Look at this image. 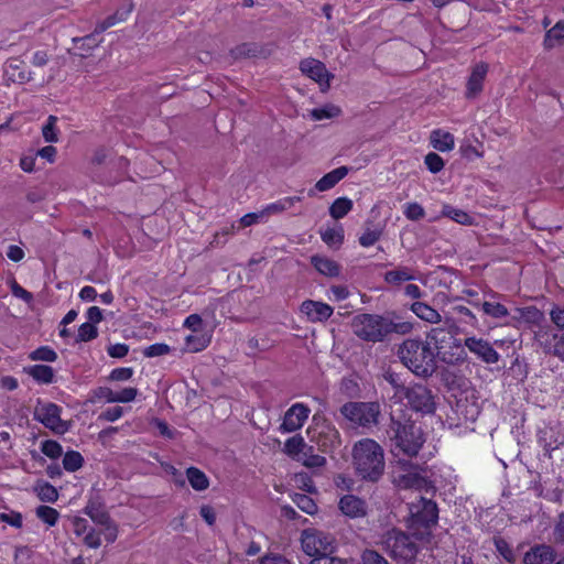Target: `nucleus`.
<instances>
[{
	"label": "nucleus",
	"mask_w": 564,
	"mask_h": 564,
	"mask_svg": "<svg viewBox=\"0 0 564 564\" xmlns=\"http://www.w3.org/2000/svg\"><path fill=\"white\" fill-rule=\"evenodd\" d=\"M431 142L433 147L441 152L452 150L455 144L453 134L442 130H434L432 132Z\"/></svg>",
	"instance_id": "nucleus-28"
},
{
	"label": "nucleus",
	"mask_w": 564,
	"mask_h": 564,
	"mask_svg": "<svg viewBox=\"0 0 564 564\" xmlns=\"http://www.w3.org/2000/svg\"><path fill=\"white\" fill-rule=\"evenodd\" d=\"M556 557L554 549L546 544L531 547L523 557V564H553Z\"/></svg>",
	"instance_id": "nucleus-20"
},
{
	"label": "nucleus",
	"mask_w": 564,
	"mask_h": 564,
	"mask_svg": "<svg viewBox=\"0 0 564 564\" xmlns=\"http://www.w3.org/2000/svg\"><path fill=\"white\" fill-rule=\"evenodd\" d=\"M391 453L394 457L400 455L414 457L425 443L422 429L409 417H395L393 414L387 429Z\"/></svg>",
	"instance_id": "nucleus-2"
},
{
	"label": "nucleus",
	"mask_w": 564,
	"mask_h": 564,
	"mask_svg": "<svg viewBox=\"0 0 564 564\" xmlns=\"http://www.w3.org/2000/svg\"><path fill=\"white\" fill-rule=\"evenodd\" d=\"M358 564H390L388 560L381 555L378 551L366 549L360 555Z\"/></svg>",
	"instance_id": "nucleus-49"
},
{
	"label": "nucleus",
	"mask_w": 564,
	"mask_h": 564,
	"mask_svg": "<svg viewBox=\"0 0 564 564\" xmlns=\"http://www.w3.org/2000/svg\"><path fill=\"white\" fill-rule=\"evenodd\" d=\"M312 118L315 120H323L337 117L340 113V109L334 105H327L322 108H316L312 110Z\"/></svg>",
	"instance_id": "nucleus-52"
},
{
	"label": "nucleus",
	"mask_w": 564,
	"mask_h": 564,
	"mask_svg": "<svg viewBox=\"0 0 564 564\" xmlns=\"http://www.w3.org/2000/svg\"><path fill=\"white\" fill-rule=\"evenodd\" d=\"M398 358L412 373L420 378H430L437 369L435 352L431 343L420 337L406 338L398 347Z\"/></svg>",
	"instance_id": "nucleus-3"
},
{
	"label": "nucleus",
	"mask_w": 564,
	"mask_h": 564,
	"mask_svg": "<svg viewBox=\"0 0 564 564\" xmlns=\"http://www.w3.org/2000/svg\"><path fill=\"white\" fill-rule=\"evenodd\" d=\"M423 467L405 458L395 460L393 470V484L399 489L429 490L432 488L431 481L422 475Z\"/></svg>",
	"instance_id": "nucleus-6"
},
{
	"label": "nucleus",
	"mask_w": 564,
	"mask_h": 564,
	"mask_svg": "<svg viewBox=\"0 0 564 564\" xmlns=\"http://www.w3.org/2000/svg\"><path fill=\"white\" fill-rule=\"evenodd\" d=\"M339 510L347 517L362 518L367 514V503L355 495H345L338 502Z\"/></svg>",
	"instance_id": "nucleus-19"
},
{
	"label": "nucleus",
	"mask_w": 564,
	"mask_h": 564,
	"mask_svg": "<svg viewBox=\"0 0 564 564\" xmlns=\"http://www.w3.org/2000/svg\"><path fill=\"white\" fill-rule=\"evenodd\" d=\"M296 202H301V197L300 196H292V197L281 198V199L276 200L275 203H272V204L268 205L264 208V213H267V214H279V213H282V212L291 208Z\"/></svg>",
	"instance_id": "nucleus-40"
},
{
	"label": "nucleus",
	"mask_w": 564,
	"mask_h": 564,
	"mask_svg": "<svg viewBox=\"0 0 564 564\" xmlns=\"http://www.w3.org/2000/svg\"><path fill=\"white\" fill-rule=\"evenodd\" d=\"M73 42L76 44L80 43V46H78V48L83 51L80 55L86 56L91 50L102 42V39L99 37V34L94 30L90 34L83 37H74Z\"/></svg>",
	"instance_id": "nucleus-32"
},
{
	"label": "nucleus",
	"mask_w": 564,
	"mask_h": 564,
	"mask_svg": "<svg viewBox=\"0 0 564 564\" xmlns=\"http://www.w3.org/2000/svg\"><path fill=\"white\" fill-rule=\"evenodd\" d=\"M259 53V47L252 43H243L230 51V54L234 58L241 57H254Z\"/></svg>",
	"instance_id": "nucleus-47"
},
{
	"label": "nucleus",
	"mask_w": 564,
	"mask_h": 564,
	"mask_svg": "<svg viewBox=\"0 0 564 564\" xmlns=\"http://www.w3.org/2000/svg\"><path fill=\"white\" fill-rule=\"evenodd\" d=\"M41 451L45 456L50 457L51 459H56L61 457L63 454L62 445L53 440L42 442Z\"/></svg>",
	"instance_id": "nucleus-51"
},
{
	"label": "nucleus",
	"mask_w": 564,
	"mask_h": 564,
	"mask_svg": "<svg viewBox=\"0 0 564 564\" xmlns=\"http://www.w3.org/2000/svg\"><path fill=\"white\" fill-rule=\"evenodd\" d=\"M293 502L300 508L303 512L307 514H314L317 512V505L315 501L304 494H295L292 497Z\"/></svg>",
	"instance_id": "nucleus-44"
},
{
	"label": "nucleus",
	"mask_w": 564,
	"mask_h": 564,
	"mask_svg": "<svg viewBox=\"0 0 564 564\" xmlns=\"http://www.w3.org/2000/svg\"><path fill=\"white\" fill-rule=\"evenodd\" d=\"M481 310L492 318H503L509 315L508 308L499 302L485 301L481 304Z\"/></svg>",
	"instance_id": "nucleus-38"
},
{
	"label": "nucleus",
	"mask_w": 564,
	"mask_h": 564,
	"mask_svg": "<svg viewBox=\"0 0 564 564\" xmlns=\"http://www.w3.org/2000/svg\"><path fill=\"white\" fill-rule=\"evenodd\" d=\"M382 545L392 558L410 561L419 552V545L413 538L397 529H392L384 534Z\"/></svg>",
	"instance_id": "nucleus-7"
},
{
	"label": "nucleus",
	"mask_w": 564,
	"mask_h": 564,
	"mask_svg": "<svg viewBox=\"0 0 564 564\" xmlns=\"http://www.w3.org/2000/svg\"><path fill=\"white\" fill-rule=\"evenodd\" d=\"M534 340L544 355L556 357L564 362L563 333H555L549 328H541L534 333Z\"/></svg>",
	"instance_id": "nucleus-12"
},
{
	"label": "nucleus",
	"mask_w": 564,
	"mask_h": 564,
	"mask_svg": "<svg viewBox=\"0 0 564 564\" xmlns=\"http://www.w3.org/2000/svg\"><path fill=\"white\" fill-rule=\"evenodd\" d=\"M352 459L357 474L365 480L376 482L384 471L383 448L371 438L357 442L352 448Z\"/></svg>",
	"instance_id": "nucleus-4"
},
{
	"label": "nucleus",
	"mask_w": 564,
	"mask_h": 564,
	"mask_svg": "<svg viewBox=\"0 0 564 564\" xmlns=\"http://www.w3.org/2000/svg\"><path fill=\"white\" fill-rule=\"evenodd\" d=\"M29 376L40 383H52L54 379V370L51 366L34 365L25 369Z\"/></svg>",
	"instance_id": "nucleus-27"
},
{
	"label": "nucleus",
	"mask_w": 564,
	"mask_h": 564,
	"mask_svg": "<svg viewBox=\"0 0 564 564\" xmlns=\"http://www.w3.org/2000/svg\"><path fill=\"white\" fill-rule=\"evenodd\" d=\"M411 311L419 318L429 323L436 324L440 323L442 319L441 314L436 310H434L432 306L423 302H414L411 305Z\"/></svg>",
	"instance_id": "nucleus-25"
},
{
	"label": "nucleus",
	"mask_w": 564,
	"mask_h": 564,
	"mask_svg": "<svg viewBox=\"0 0 564 564\" xmlns=\"http://www.w3.org/2000/svg\"><path fill=\"white\" fill-rule=\"evenodd\" d=\"M550 318L557 328L564 330V307L554 306L550 312Z\"/></svg>",
	"instance_id": "nucleus-63"
},
{
	"label": "nucleus",
	"mask_w": 564,
	"mask_h": 564,
	"mask_svg": "<svg viewBox=\"0 0 564 564\" xmlns=\"http://www.w3.org/2000/svg\"><path fill=\"white\" fill-rule=\"evenodd\" d=\"M123 414V410L121 406H112L108 408L104 412H101L98 416L99 420L107 421V422H115L118 419H120Z\"/></svg>",
	"instance_id": "nucleus-59"
},
{
	"label": "nucleus",
	"mask_w": 564,
	"mask_h": 564,
	"mask_svg": "<svg viewBox=\"0 0 564 564\" xmlns=\"http://www.w3.org/2000/svg\"><path fill=\"white\" fill-rule=\"evenodd\" d=\"M299 460L308 468L322 467L326 464V458L318 454H314L313 447H306Z\"/></svg>",
	"instance_id": "nucleus-41"
},
{
	"label": "nucleus",
	"mask_w": 564,
	"mask_h": 564,
	"mask_svg": "<svg viewBox=\"0 0 564 564\" xmlns=\"http://www.w3.org/2000/svg\"><path fill=\"white\" fill-rule=\"evenodd\" d=\"M84 513L97 524H106L111 519L98 495H91L84 508Z\"/></svg>",
	"instance_id": "nucleus-21"
},
{
	"label": "nucleus",
	"mask_w": 564,
	"mask_h": 564,
	"mask_svg": "<svg viewBox=\"0 0 564 564\" xmlns=\"http://www.w3.org/2000/svg\"><path fill=\"white\" fill-rule=\"evenodd\" d=\"M441 214L443 217H447L460 225L471 226L474 224V217L449 204L443 205Z\"/></svg>",
	"instance_id": "nucleus-26"
},
{
	"label": "nucleus",
	"mask_w": 564,
	"mask_h": 564,
	"mask_svg": "<svg viewBox=\"0 0 564 564\" xmlns=\"http://www.w3.org/2000/svg\"><path fill=\"white\" fill-rule=\"evenodd\" d=\"M354 335L367 343H384L392 334L406 335L413 329V324L387 315L361 313L351 321Z\"/></svg>",
	"instance_id": "nucleus-1"
},
{
	"label": "nucleus",
	"mask_w": 564,
	"mask_h": 564,
	"mask_svg": "<svg viewBox=\"0 0 564 564\" xmlns=\"http://www.w3.org/2000/svg\"><path fill=\"white\" fill-rule=\"evenodd\" d=\"M311 263L323 275L335 278L340 273V265L327 257L318 254L312 256Z\"/></svg>",
	"instance_id": "nucleus-23"
},
{
	"label": "nucleus",
	"mask_w": 564,
	"mask_h": 564,
	"mask_svg": "<svg viewBox=\"0 0 564 564\" xmlns=\"http://www.w3.org/2000/svg\"><path fill=\"white\" fill-rule=\"evenodd\" d=\"M0 522L8 523L9 525L19 529L22 527L23 519L20 512L11 511L9 513H0Z\"/></svg>",
	"instance_id": "nucleus-58"
},
{
	"label": "nucleus",
	"mask_w": 564,
	"mask_h": 564,
	"mask_svg": "<svg viewBox=\"0 0 564 564\" xmlns=\"http://www.w3.org/2000/svg\"><path fill=\"white\" fill-rule=\"evenodd\" d=\"M57 117L51 115L42 127V135L45 142L55 143L58 139V129L56 127Z\"/></svg>",
	"instance_id": "nucleus-39"
},
{
	"label": "nucleus",
	"mask_w": 564,
	"mask_h": 564,
	"mask_svg": "<svg viewBox=\"0 0 564 564\" xmlns=\"http://www.w3.org/2000/svg\"><path fill=\"white\" fill-rule=\"evenodd\" d=\"M464 346L486 364H496L499 361L500 355L498 351L489 341L482 338H477L475 336L467 337L464 340Z\"/></svg>",
	"instance_id": "nucleus-16"
},
{
	"label": "nucleus",
	"mask_w": 564,
	"mask_h": 564,
	"mask_svg": "<svg viewBox=\"0 0 564 564\" xmlns=\"http://www.w3.org/2000/svg\"><path fill=\"white\" fill-rule=\"evenodd\" d=\"M564 41V23L557 22L552 29H550L544 39L545 47H553L555 43Z\"/></svg>",
	"instance_id": "nucleus-43"
},
{
	"label": "nucleus",
	"mask_w": 564,
	"mask_h": 564,
	"mask_svg": "<svg viewBox=\"0 0 564 564\" xmlns=\"http://www.w3.org/2000/svg\"><path fill=\"white\" fill-rule=\"evenodd\" d=\"M301 312L306 315L312 323H322L327 321L334 313V308L323 302L306 300L301 304Z\"/></svg>",
	"instance_id": "nucleus-17"
},
{
	"label": "nucleus",
	"mask_w": 564,
	"mask_h": 564,
	"mask_svg": "<svg viewBox=\"0 0 564 564\" xmlns=\"http://www.w3.org/2000/svg\"><path fill=\"white\" fill-rule=\"evenodd\" d=\"M300 69L303 74L323 85L329 86V79L333 78V75L329 74L325 67V65L315 59V58H305L300 63Z\"/></svg>",
	"instance_id": "nucleus-18"
},
{
	"label": "nucleus",
	"mask_w": 564,
	"mask_h": 564,
	"mask_svg": "<svg viewBox=\"0 0 564 564\" xmlns=\"http://www.w3.org/2000/svg\"><path fill=\"white\" fill-rule=\"evenodd\" d=\"M171 351V348L169 345L163 343H156L153 345H150L143 350V355L148 358L159 357L163 355H167Z\"/></svg>",
	"instance_id": "nucleus-57"
},
{
	"label": "nucleus",
	"mask_w": 564,
	"mask_h": 564,
	"mask_svg": "<svg viewBox=\"0 0 564 564\" xmlns=\"http://www.w3.org/2000/svg\"><path fill=\"white\" fill-rule=\"evenodd\" d=\"M133 368L131 367L116 368L110 372L109 378L113 381H126L133 376Z\"/></svg>",
	"instance_id": "nucleus-60"
},
{
	"label": "nucleus",
	"mask_w": 564,
	"mask_h": 564,
	"mask_svg": "<svg viewBox=\"0 0 564 564\" xmlns=\"http://www.w3.org/2000/svg\"><path fill=\"white\" fill-rule=\"evenodd\" d=\"M186 476L192 488L197 491H203L209 486V480L205 473L196 467L187 468Z\"/></svg>",
	"instance_id": "nucleus-29"
},
{
	"label": "nucleus",
	"mask_w": 564,
	"mask_h": 564,
	"mask_svg": "<svg viewBox=\"0 0 564 564\" xmlns=\"http://www.w3.org/2000/svg\"><path fill=\"white\" fill-rule=\"evenodd\" d=\"M536 436L540 446H542L545 451V454L551 457V452L556 448V445H554L555 441H553L554 431L550 427H544L538 431Z\"/></svg>",
	"instance_id": "nucleus-37"
},
{
	"label": "nucleus",
	"mask_w": 564,
	"mask_h": 564,
	"mask_svg": "<svg viewBox=\"0 0 564 564\" xmlns=\"http://www.w3.org/2000/svg\"><path fill=\"white\" fill-rule=\"evenodd\" d=\"M308 436L311 442L315 443L324 453H330L340 446V434L334 424L323 420L316 422L310 427Z\"/></svg>",
	"instance_id": "nucleus-9"
},
{
	"label": "nucleus",
	"mask_w": 564,
	"mask_h": 564,
	"mask_svg": "<svg viewBox=\"0 0 564 564\" xmlns=\"http://www.w3.org/2000/svg\"><path fill=\"white\" fill-rule=\"evenodd\" d=\"M11 292L15 297L21 299L25 303H31L33 301V294L23 289L17 281H12Z\"/></svg>",
	"instance_id": "nucleus-61"
},
{
	"label": "nucleus",
	"mask_w": 564,
	"mask_h": 564,
	"mask_svg": "<svg viewBox=\"0 0 564 564\" xmlns=\"http://www.w3.org/2000/svg\"><path fill=\"white\" fill-rule=\"evenodd\" d=\"M347 174L348 167L339 166L318 180L315 184V188L319 192L328 191L333 188L339 181H341Z\"/></svg>",
	"instance_id": "nucleus-24"
},
{
	"label": "nucleus",
	"mask_w": 564,
	"mask_h": 564,
	"mask_svg": "<svg viewBox=\"0 0 564 564\" xmlns=\"http://www.w3.org/2000/svg\"><path fill=\"white\" fill-rule=\"evenodd\" d=\"M339 412L351 426L371 430L378 425L381 410L378 402L349 401Z\"/></svg>",
	"instance_id": "nucleus-5"
},
{
	"label": "nucleus",
	"mask_w": 564,
	"mask_h": 564,
	"mask_svg": "<svg viewBox=\"0 0 564 564\" xmlns=\"http://www.w3.org/2000/svg\"><path fill=\"white\" fill-rule=\"evenodd\" d=\"M322 240L332 248H338L344 241V229L341 226L321 230Z\"/></svg>",
	"instance_id": "nucleus-31"
},
{
	"label": "nucleus",
	"mask_w": 564,
	"mask_h": 564,
	"mask_svg": "<svg viewBox=\"0 0 564 564\" xmlns=\"http://www.w3.org/2000/svg\"><path fill=\"white\" fill-rule=\"evenodd\" d=\"M62 408L53 402H37L34 409V420L56 434H65L69 424L61 419Z\"/></svg>",
	"instance_id": "nucleus-10"
},
{
	"label": "nucleus",
	"mask_w": 564,
	"mask_h": 564,
	"mask_svg": "<svg viewBox=\"0 0 564 564\" xmlns=\"http://www.w3.org/2000/svg\"><path fill=\"white\" fill-rule=\"evenodd\" d=\"M518 312L520 314V317L528 324L538 325L544 318L543 313L535 306H527V307L518 308Z\"/></svg>",
	"instance_id": "nucleus-45"
},
{
	"label": "nucleus",
	"mask_w": 564,
	"mask_h": 564,
	"mask_svg": "<svg viewBox=\"0 0 564 564\" xmlns=\"http://www.w3.org/2000/svg\"><path fill=\"white\" fill-rule=\"evenodd\" d=\"M84 457L79 452L68 451L63 457V468L66 471L74 473L83 467Z\"/></svg>",
	"instance_id": "nucleus-36"
},
{
	"label": "nucleus",
	"mask_w": 564,
	"mask_h": 564,
	"mask_svg": "<svg viewBox=\"0 0 564 564\" xmlns=\"http://www.w3.org/2000/svg\"><path fill=\"white\" fill-rule=\"evenodd\" d=\"M304 438L300 435L292 436L284 443V452L293 457H301L303 452L306 449Z\"/></svg>",
	"instance_id": "nucleus-35"
},
{
	"label": "nucleus",
	"mask_w": 564,
	"mask_h": 564,
	"mask_svg": "<svg viewBox=\"0 0 564 564\" xmlns=\"http://www.w3.org/2000/svg\"><path fill=\"white\" fill-rule=\"evenodd\" d=\"M358 384L354 379L344 378L340 382V391L347 397H355L358 393Z\"/></svg>",
	"instance_id": "nucleus-62"
},
{
	"label": "nucleus",
	"mask_w": 564,
	"mask_h": 564,
	"mask_svg": "<svg viewBox=\"0 0 564 564\" xmlns=\"http://www.w3.org/2000/svg\"><path fill=\"white\" fill-rule=\"evenodd\" d=\"M382 236V228L366 226L364 234L359 237L360 246L368 248L373 246Z\"/></svg>",
	"instance_id": "nucleus-42"
},
{
	"label": "nucleus",
	"mask_w": 564,
	"mask_h": 564,
	"mask_svg": "<svg viewBox=\"0 0 564 564\" xmlns=\"http://www.w3.org/2000/svg\"><path fill=\"white\" fill-rule=\"evenodd\" d=\"M410 408L422 414H433L436 409L435 397L432 390L422 383H410L403 397Z\"/></svg>",
	"instance_id": "nucleus-8"
},
{
	"label": "nucleus",
	"mask_w": 564,
	"mask_h": 564,
	"mask_svg": "<svg viewBox=\"0 0 564 564\" xmlns=\"http://www.w3.org/2000/svg\"><path fill=\"white\" fill-rule=\"evenodd\" d=\"M495 547L497 552L508 562V563H514L516 562V555L512 550V547L509 545V543L502 539V538H496L494 540Z\"/></svg>",
	"instance_id": "nucleus-48"
},
{
	"label": "nucleus",
	"mask_w": 564,
	"mask_h": 564,
	"mask_svg": "<svg viewBox=\"0 0 564 564\" xmlns=\"http://www.w3.org/2000/svg\"><path fill=\"white\" fill-rule=\"evenodd\" d=\"M98 336V329L91 323H84L79 326L76 343L90 341Z\"/></svg>",
	"instance_id": "nucleus-50"
},
{
	"label": "nucleus",
	"mask_w": 564,
	"mask_h": 564,
	"mask_svg": "<svg viewBox=\"0 0 564 564\" xmlns=\"http://www.w3.org/2000/svg\"><path fill=\"white\" fill-rule=\"evenodd\" d=\"M383 378L393 388L394 394L402 398L408 386L402 382L400 376L395 372L388 371L383 375Z\"/></svg>",
	"instance_id": "nucleus-54"
},
{
	"label": "nucleus",
	"mask_w": 564,
	"mask_h": 564,
	"mask_svg": "<svg viewBox=\"0 0 564 564\" xmlns=\"http://www.w3.org/2000/svg\"><path fill=\"white\" fill-rule=\"evenodd\" d=\"M424 163L430 172L438 173L444 167V160L435 152H430L424 159Z\"/></svg>",
	"instance_id": "nucleus-56"
},
{
	"label": "nucleus",
	"mask_w": 564,
	"mask_h": 564,
	"mask_svg": "<svg viewBox=\"0 0 564 564\" xmlns=\"http://www.w3.org/2000/svg\"><path fill=\"white\" fill-rule=\"evenodd\" d=\"M403 214L409 220L417 221V220H421L422 218H424L425 210L422 207V205L413 202V203H408L404 206Z\"/></svg>",
	"instance_id": "nucleus-55"
},
{
	"label": "nucleus",
	"mask_w": 564,
	"mask_h": 564,
	"mask_svg": "<svg viewBox=\"0 0 564 564\" xmlns=\"http://www.w3.org/2000/svg\"><path fill=\"white\" fill-rule=\"evenodd\" d=\"M30 359L53 362L57 359V354L47 346H42L30 354Z\"/></svg>",
	"instance_id": "nucleus-53"
},
{
	"label": "nucleus",
	"mask_w": 564,
	"mask_h": 564,
	"mask_svg": "<svg viewBox=\"0 0 564 564\" xmlns=\"http://www.w3.org/2000/svg\"><path fill=\"white\" fill-rule=\"evenodd\" d=\"M310 564H346V562L339 557L323 554L322 556L313 558Z\"/></svg>",
	"instance_id": "nucleus-64"
},
{
	"label": "nucleus",
	"mask_w": 564,
	"mask_h": 564,
	"mask_svg": "<svg viewBox=\"0 0 564 564\" xmlns=\"http://www.w3.org/2000/svg\"><path fill=\"white\" fill-rule=\"evenodd\" d=\"M410 512L413 523L421 528L430 529L437 523L438 508L431 499L422 497L419 503H412Z\"/></svg>",
	"instance_id": "nucleus-13"
},
{
	"label": "nucleus",
	"mask_w": 564,
	"mask_h": 564,
	"mask_svg": "<svg viewBox=\"0 0 564 564\" xmlns=\"http://www.w3.org/2000/svg\"><path fill=\"white\" fill-rule=\"evenodd\" d=\"M36 517L41 519L43 522L53 527L56 524L59 513L56 509L48 506H40L35 510Z\"/></svg>",
	"instance_id": "nucleus-46"
},
{
	"label": "nucleus",
	"mask_w": 564,
	"mask_h": 564,
	"mask_svg": "<svg viewBox=\"0 0 564 564\" xmlns=\"http://www.w3.org/2000/svg\"><path fill=\"white\" fill-rule=\"evenodd\" d=\"M426 341L431 343V346L433 345L438 354L444 352L447 348H457L464 352L462 340L452 330L445 328H433L427 334Z\"/></svg>",
	"instance_id": "nucleus-15"
},
{
	"label": "nucleus",
	"mask_w": 564,
	"mask_h": 564,
	"mask_svg": "<svg viewBox=\"0 0 564 564\" xmlns=\"http://www.w3.org/2000/svg\"><path fill=\"white\" fill-rule=\"evenodd\" d=\"M334 539L322 531L305 530L302 533V550L305 554L312 557L322 556L333 552Z\"/></svg>",
	"instance_id": "nucleus-11"
},
{
	"label": "nucleus",
	"mask_w": 564,
	"mask_h": 564,
	"mask_svg": "<svg viewBox=\"0 0 564 564\" xmlns=\"http://www.w3.org/2000/svg\"><path fill=\"white\" fill-rule=\"evenodd\" d=\"M311 410L304 403H294L284 414L280 431L292 433L300 430L307 420Z\"/></svg>",
	"instance_id": "nucleus-14"
},
{
	"label": "nucleus",
	"mask_w": 564,
	"mask_h": 564,
	"mask_svg": "<svg viewBox=\"0 0 564 564\" xmlns=\"http://www.w3.org/2000/svg\"><path fill=\"white\" fill-rule=\"evenodd\" d=\"M488 72L486 63H478L473 68V72L467 82L466 97L473 98L482 90L485 77Z\"/></svg>",
	"instance_id": "nucleus-22"
},
{
	"label": "nucleus",
	"mask_w": 564,
	"mask_h": 564,
	"mask_svg": "<svg viewBox=\"0 0 564 564\" xmlns=\"http://www.w3.org/2000/svg\"><path fill=\"white\" fill-rule=\"evenodd\" d=\"M414 279L412 270L408 267H400L384 273V281L390 284H400Z\"/></svg>",
	"instance_id": "nucleus-30"
},
{
	"label": "nucleus",
	"mask_w": 564,
	"mask_h": 564,
	"mask_svg": "<svg viewBox=\"0 0 564 564\" xmlns=\"http://www.w3.org/2000/svg\"><path fill=\"white\" fill-rule=\"evenodd\" d=\"M352 209V200L347 197H338L329 207V215L334 219L345 217Z\"/></svg>",
	"instance_id": "nucleus-33"
},
{
	"label": "nucleus",
	"mask_w": 564,
	"mask_h": 564,
	"mask_svg": "<svg viewBox=\"0 0 564 564\" xmlns=\"http://www.w3.org/2000/svg\"><path fill=\"white\" fill-rule=\"evenodd\" d=\"M35 491L41 501L55 502L58 498L56 488L46 481H39L35 486Z\"/></svg>",
	"instance_id": "nucleus-34"
}]
</instances>
